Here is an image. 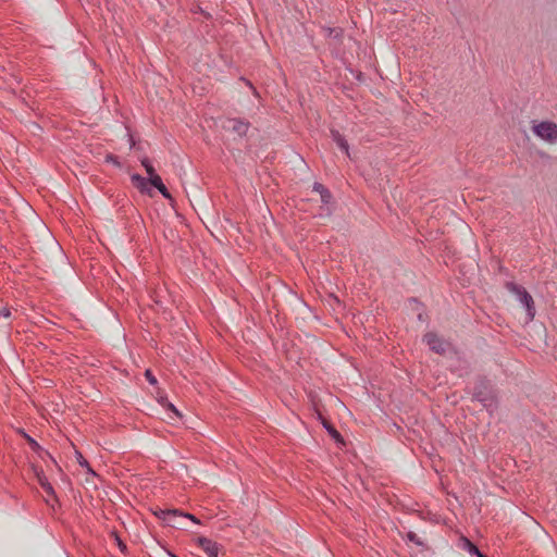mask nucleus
I'll list each match as a JSON object with an SVG mask.
<instances>
[{
  "label": "nucleus",
  "mask_w": 557,
  "mask_h": 557,
  "mask_svg": "<svg viewBox=\"0 0 557 557\" xmlns=\"http://www.w3.org/2000/svg\"><path fill=\"white\" fill-rule=\"evenodd\" d=\"M197 544L203 549L208 557H219L220 546L216 542L205 536H199Z\"/></svg>",
  "instance_id": "obj_5"
},
{
  "label": "nucleus",
  "mask_w": 557,
  "mask_h": 557,
  "mask_svg": "<svg viewBox=\"0 0 557 557\" xmlns=\"http://www.w3.org/2000/svg\"><path fill=\"white\" fill-rule=\"evenodd\" d=\"M45 492L47 493V495L52 499V500H55V494H54V490L52 487V485L48 482H45L42 485H40Z\"/></svg>",
  "instance_id": "obj_16"
},
{
  "label": "nucleus",
  "mask_w": 557,
  "mask_h": 557,
  "mask_svg": "<svg viewBox=\"0 0 557 557\" xmlns=\"http://www.w3.org/2000/svg\"><path fill=\"white\" fill-rule=\"evenodd\" d=\"M183 518H184V519L191 520V521H193V522H195V523H200V522H199V520H198L195 516H193V515H190V513H184V512H183Z\"/></svg>",
  "instance_id": "obj_26"
},
{
  "label": "nucleus",
  "mask_w": 557,
  "mask_h": 557,
  "mask_svg": "<svg viewBox=\"0 0 557 557\" xmlns=\"http://www.w3.org/2000/svg\"><path fill=\"white\" fill-rule=\"evenodd\" d=\"M224 128L227 131L234 132L239 136H243L247 133V131L249 128V124L242 120L230 119L224 124Z\"/></svg>",
  "instance_id": "obj_6"
},
{
  "label": "nucleus",
  "mask_w": 557,
  "mask_h": 557,
  "mask_svg": "<svg viewBox=\"0 0 557 557\" xmlns=\"http://www.w3.org/2000/svg\"><path fill=\"white\" fill-rule=\"evenodd\" d=\"M141 165L145 168V170L149 176V180L152 177V175H158L148 158L141 159Z\"/></svg>",
  "instance_id": "obj_12"
},
{
  "label": "nucleus",
  "mask_w": 557,
  "mask_h": 557,
  "mask_svg": "<svg viewBox=\"0 0 557 557\" xmlns=\"http://www.w3.org/2000/svg\"><path fill=\"white\" fill-rule=\"evenodd\" d=\"M132 183L141 191H148V181L139 174H133L131 176Z\"/></svg>",
  "instance_id": "obj_9"
},
{
  "label": "nucleus",
  "mask_w": 557,
  "mask_h": 557,
  "mask_svg": "<svg viewBox=\"0 0 557 557\" xmlns=\"http://www.w3.org/2000/svg\"><path fill=\"white\" fill-rule=\"evenodd\" d=\"M115 540H116V543H117L120 549L122 552H124L126 549V545L119 537H116Z\"/></svg>",
  "instance_id": "obj_29"
},
{
  "label": "nucleus",
  "mask_w": 557,
  "mask_h": 557,
  "mask_svg": "<svg viewBox=\"0 0 557 557\" xmlns=\"http://www.w3.org/2000/svg\"><path fill=\"white\" fill-rule=\"evenodd\" d=\"M76 455H77V460H78L79 465H81L82 467L87 468V470H88V471L92 472V471H91V469H90V467H89V465H88V462H87V460H86V459H84V457L82 456V454L77 451V453H76Z\"/></svg>",
  "instance_id": "obj_21"
},
{
  "label": "nucleus",
  "mask_w": 557,
  "mask_h": 557,
  "mask_svg": "<svg viewBox=\"0 0 557 557\" xmlns=\"http://www.w3.org/2000/svg\"><path fill=\"white\" fill-rule=\"evenodd\" d=\"M160 403L166 410L170 411V414L168 417L170 420L182 417L181 412L175 408V406L172 403L164 399H161Z\"/></svg>",
  "instance_id": "obj_10"
},
{
  "label": "nucleus",
  "mask_w": 557,
  "mask_h": 557,
  "mask_svg": "<svg viewBox=\"0 0 557 557\" xmlns=\"http://www.w3.org/2000/svg\"><path fill=\"white\" fill-rule=\"evenodd\" d=\"M424 342L433 351L437 354H445L449 347V344L447 342L443 341L434 333L425 334Z\"/></svg>",
  "instance_id": "obj_4"
},
{
  "label": "nucleus",
  "mask_w": 557,
  "mask_h": 557,
  "mask_svg": "<svg viewBox=\"0 0 557 557\" xmlns=\"http://www.w3.org/2000/svg\"><path fill=\"white\" fill-rule=\"evenodd\" d=\"M156 515L171 527H183L182 520H184V518L182 511H178L176 509L159 510L158 512H156Z\"/></svg>",
  "instance_id": "obj_3"
},
{
  "label": "nucleus",
  "mask_w": 557,
  "mask_h": 557,
  "mask_svg": "<svg viewBox=\"0 0 557 557\" xmlns=\"http://www.w3.org/2000/svg\"><path fill=\"white\" fill-rule=\"evenodd\" d=\"M407 539L410 541V542H413L418 545H421L422 543L418 540L417 535L413 533V532H408L407 534Z\"/></svg>",
  "instance_id": "obj_25"
},
{
  "label": "nucleus",
  "mask_w": 557,
  "mask_h": 557,
  "mask_svg": "<svg viewBox=\"0 0 557 557\" xmlns=\"http://www.w3.org/2000/svg\"><path fill=\"white\" fill-rule=\"evenodd\" d=\"M505 287L509 293L515 295L518 301L524 307L528 321H533L536 314V309L533 297L529 294V292L523 286L518 285L515 282H507Z\"/></svg>",
  "instance_id": "obj_2"
},
{
  "label": "nucleus",
  "mask_w": 557,
  "mask_h": 557,
  "mask_svg": "<svg viewBox=\"0 0 557 557\" xmlns=\"http://www.w3.org/2000/svg\"><path fill=\"white\" fill-rule=\"evenodd\" d=\"M27 441L33 446L34 449L38 448V444L29 436L26 435Z\"/></svg>",
  "instance_id": "obj_30"
},
{
  "label": "nucleus",
  "mask_w": 557,
  "mask_h": 557,
  "mask_svg": "<svg viewBox=\"0 0 557 557\" xmlns=\"http://www.w3.org/2000/svg\"><path fill=\"white\" fill-rule=\"evenodd\" d=\"M45 492L47 493V495L52 499V500H55V494H54V490L52 487V485L48 482H45L42 485H40Z\"/></svg>",
  "instance_id": "obj_15"
},
{
  "label": "nucleus",
  "mask_w": 557,
  "mask_h": 557,
  "mask_svg": "<svg viewBox=\"0 0 557 557\" xmlns=\"http://www.w3.org/2000/svg\"><path fill=\"white\" fill-rule=\"evenodd\" d=\"M531 131L541 141L550 146L557 145V123L550 120H533Z\"/></svg>",
  "instance_id": "obj_1"
},
{
  "label": "nucleus",
  "mask_w": 557,
  "mask_h": 557,
  "mask_svg": "<svg viewBox=\"0 0 557 557\" xmlns=\"http://www.w3.org/2000/svg\"><path fill=\"white\" fill-rule=\"evenodd\" d=\"M45 492L47 493V495L52 499V500H55V494H54V490L52 487V485L48 482H45L42 485H40Z\"/></svg>",
  "instance_id": "obj_14"
},
{
  "label": "nucleus",
  "mask_w": 557,
  "mask_h": 557,
  "mask_svg": "<svg viewBox=\"0 0 557 557\" xmlns=\"http://www.w3.org/2000/svg\"><path fill=\"white\" fill-rule=\"evenodd\" d=\"M157 189L162 194V196H163L164 198H166V199H171V195H170V193L168 191V189H166V187H165V185H164V184H162V185L160 186V188H157Z\"/></svg>",
  "instance_id": "obj_23"
},
{
  "label": "nucleus",
  "mask_w": 557,
  "mask_h": 557,
  "mask_svg": "<svg viewBox=\"0 0 557 557\" xmlns=\"http://www.w3.org/2000/svg\"><path fill=\"white\" fill-rule=\"evenodd\" d=\"M107 161H108V162H112V163H114V164H116V165H120V163L117 162V160H116V158H115L114 156H111V154H110V156H108V157H107Z\"/></svg>",
  "instance_id": "obj_28"
},
{
  "label": "nucleus",
  "mask_w": 557,
  "mask_h": 557,
  "mask_svg": "<svg viewBox=\"0 0 557 557\" xmlns=\"http://www.w3.org/2000/svg\"><path fill=\"white\" fill-rule=\"evenodd\" d=\"M460 547L463 549V550H467L469 554L471 555H475L478 557H485L479 549L478 547L472 543L470 542L467 537H460V543H459Z\"/></svg>",
  "instance_id": "obj_8"
},
{
  "label": "nucleus",
  "mask_w": 557,
  "mask_h": 557,
  "mask_svg": "<svg viewBox=\"0 0 557 557\" xmlns=\"http://www.w3.org/2000/svg\"><path fill=\"white\" fill-rule=\"evenodd\" d=\"M47 504H50L51 503V499L50 498H46L45 499Z\"/></svg>",
  "instance_id": "obj_31"
},
{
  "label": "nucleus",
  "mask_w": 557,
  "mask_h": 557,
  "mask_svg": "<svg viewBox=\"0 0 557 557\" xmlns=\"http://www.w3.org/2000/svg\"><path fill=\"white\" fill-rule=\"evenodd\" d=\"M332 139L336 143V145L347 154L349 156V146L344 136L335 129L331 131Z\"/></svg>",
  "instance_id": "obj_7"
},
{
  "label": "nucleus",
  "mask_w": 557,
  "mask_h": 557,
  "mask_svg": "<svg viewBox=\"0 0 557 557\" xmlns=\"http://www.w3.org/2000/svg\"><path fill=\"white\" fill-rule=\"evenodd\" d=\"M11 315V311L8 307H3L0 309V317L3 319H8Z\"/></svg>",
  "instance_id": "obj_24"
},
{
  "label": "nucleus",
  "mask_w": 557,
  "mask_h": 557,
  "mask_svg": "<svg viewBox=\"0 0 557 557\" xmlns=\"http://www.w3.org/2000/svg\"><path fill=\"white\" fill-rule=\"evenodd\" d=\"M141 165L145 168V170L149 176V180L152 177V175H158L148 158L141 159Z\"/></svg>",
  "instance_id": "obj_13"
},
{
  "label": "nucleus",
  "mask_w": 557,
  "mask_h": 557,
  "mask_svg": "<svg viewBox=\"0 0 557 557\" xmlns=\"http://www.w3.org/2000/svg\"><path fill=\"white\" fill-rule=\"evenodd\" d=\"M324 426L326 428V430L329 431L333 438H335L336 441L341 440L339 433L333 426L327 425L326 423H324Z\"/></svg>",
  "instance_id": "obj_19"
},
{
  "label": "nucleus",
  "mask_w": 557,
  "mask_h": 557,
  "mask_svg": "<svg viewBox=\"0 0 557 557\" xmlns=\"http://www.w3.org/2000/svg\"><path fill=\"white\" fill-rule=\"evenodd\" d=\"M313 190L321 194L323 190H325V187L320 183H315L313 185Z\"/></svg>",
  "instance_id": "obj_27"
},
{
  "label": "nucleus",
  "mask_w": 557,
  "mask_h": 557,
  "mask_svg": "<svg viewBox=\"0 0 557 557\" xmlns=\"http://www.w3.org/2000/svg\"><path fill=\"white\" fill-rule=\"evenodd\" d=\"M35 474L40 485H42L45 482H48V479L46 478L42 471L35 469Z\"/></svg>",
  "instance_id": "obj_20"
},
{
  "label": "nucleus",
  "mask_w": 557,
  "mask_h": 557,
  "mask_svg": "<svg viewBox=\"0 0 557 557\" xmlns=\"http://www.w3.org/2000/svg\"><path fill=\"white\" fill-rule=\"evenodd\" d=\"M320 196H321V201H322L323 203L329 205V203L331 202V198H332V196H331L330 191H329L326 188H325V190H323V191L320 194Z\"/></svg>",
  "instance_id": "obj_18"
},
{
  "label": "nucleus",
  "mask_w": 557,
  "mask_h": 557,
  "mask_svg": "<svg viewBox=\"0 0 557 557\" xmlns=\"http://www.w3.org/2000/svg\"><path fill=\"white\" fill-rule=\"evenodd\" d=\"M141 165L145 168V170L149 176V180L152 177V175H158L148 158L141 159Z\"/></svg>",
  "instance_id": "obj_11"
},
{
  "label": "nucleus",
  "mask_w": 557,
  "mask_h": 557,
  "mask_svg": "<svg viewBox=\"0 0 557 557\" xmlns=\"http://www.w3.org/2000/svg\"><path fill=\"white\" fill-rule=\"evenodd\" d=\"M148 182L156 188H160V186L163 184L159 175H152V177Z\"/></svg>",
  "instance_id": "obj_17"
},
{
  "label": "nucleus",
  "mask_w": 557,
  "mask_h": 557,
  "mask_svg": "<svg viewBox=\"0 0 557 557\" xmlns=\"http://www.w3.org/2000/svg\"><path fill=\"white\" fill-rule=\"evenodd\" d=\"M145 376H146V379L148 380V382L150 384H152V385L157 384V379H156V376L152 374V372L150 370H146Z\"/></svg>",
  "instance_id": "obj_22"
}]
</instances>
